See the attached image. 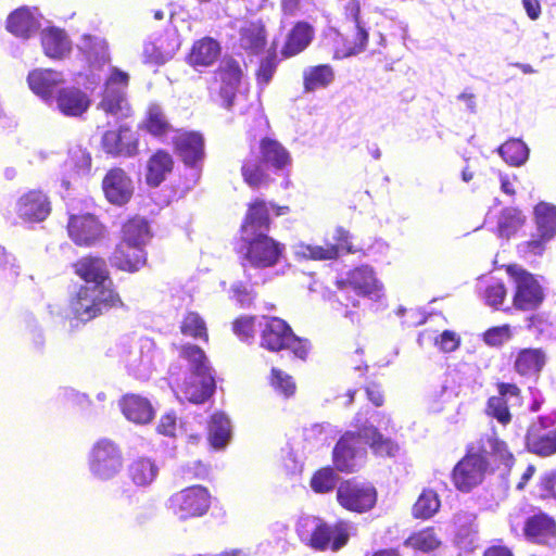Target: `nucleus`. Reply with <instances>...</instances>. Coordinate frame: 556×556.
<instances>
[{
	"label": "nucleus",
	"instance_id": "obj_1",
	"mask_svg": "<svg viewBox=\"0 0 556 556\" xmlns=\"http://www.w3.org/2000/svg\"><path fill=\"white\" fill-rule=\"evenodd\" d=\"M74 274L86 283L70 300V309L77 320L87 324L112 309H124L125 302L111 277L106 260L87 254L72 264Z\"/></svg>",
	"mask_w": 556,
	"mask_h": 556
},
{
	"label": "nucleus",
	"instance_id": "obj_2",
	"mask_svg": "<svg viewBox=\"0 0 556 556\" xmlns=\"http://www.w3.org/2000/svg\"><path fill=\"white\" fill-rule=\"evenodd\" d=\"M258 153L250 147V153L241 161L240 173L243 182L251 189H260L269 185L271 178L265 166L276 172L288 168L292 157L287 148L277 139L263 137L258 141Z\"/></svg>",
	"mask_w": 556,
	"mask_h": 556
},
{
	"label": "nucleus",
	"instance_id": "obj_3",
	"mask_svg": "<svg viewBox=\"0 0 556 556\" xmlns=\"http://www.w3.org/2000/svg\"><path fill=\"white\" fill-rule=\"evenodd\" d=\"M296 533L315 551L338 552L350 541L351 523L348 520L338 519L333 525H329L318 517H304L298 521Z\"/></svg>",
	"mask_w": 556,
	"mask_h": 556
},
{
	"label": "nucleus",
	"instance_id": "obj_4",
	"mask_svg": "<svg viewBox=\"0 0 556 556\" xmlns=\"http://www.w3.org/2000/svg\"><path fill=\"white\" fill-rule=\"evenodd\" d=\"M260 346L273 353L290 351L294 358L302 362L308 358L312 350L308 339L296 336L290 324L277 316H263Z\"/></svg>",
	"mask_w": 556,
	"mask_h": 556
},
{
	"label": "nucleus",
	"instance_id": "obj_5",
	"mask_svg": "<svg viewBox=\"0 0 556 556\" xmlns=\"http://www.w3.org/2000/svg\"><path fill=\"white\" fill-rule=\"evenodd\" d=\"M241 265L253 269L276 267L286 257V245L268 233H247L240 237L237 250Z\"/></svg>",
	"mask_w": 556,
	"mask_h": 556
},
{
	"label": "nucleus",
	"instance_id": "obj_6",
	"mask_svg": "<svg viewBox=\"0 0 556 556\" xmlns=\"http://www.w3.org/2000/svg\"><path fill=\"white\" fill-rule=\"evenodd\" d=\"M492 472L493 468L482 446L470 443L466 446L464 456L453 467L451 481L457 491L469 493L481 485Z\"/></svg>",
	"mask_w": 556,
	"mask_h": 556
},
{
	"label": "nucleus",
	"instance_id": "obj_7",
	"mask_svg": "<svg viewBox=\"0 0 556 556\" xmlns=\"http://www.w3.org/2000/svg\"><path fill=\"white\" fill-rule=\"evenodd\" d=\"M244 77V71L233 56H225L214 70L207 86L210 98L231 110Z\"/></svg>",
	"mask_w": 556,
	"mask_h": 556
},
{
	"label": "nucleus",
	"instance_id": "obj_8",
	"mask_svg": "<svg viewBox=\"0 0 556 556\" xmlns=\"http://www.w3.org/2000/svg\"><path fill=\"white\" fill-rule=\"evenodd\" d=\"M506 273L515 286L514 308L521 312L536 311L545 300V292L535 276L517 265H508Z\"/></svg>",
	"mask_w": 556,
	"mask_h": 556
},
{
	"label": "nucleus",
	"instance_id": "obj_9",
	"mask_svg": "<svg viewBox=\"0 0 556 556\" xmlns=\"http://www.w3.org/2000/svg\"><path fill=\"white\" fill-rule=\"evenodd\" d=\"M336 500L346 511L366 514L377 506L378 490L370 482H362L355 478L345 479L336 489Z\"/></svg>",
	"mask_w": 556,
	"mask_h": 556
},
{
	"label": "nucleus",
	"instance_id": "obj_10",
	"mask_svg": "<svg viewBox=\"0 0 556 556\" xmlns=\"http://www.w3.org/2000/svg\"><path fill=\"white\" fill-rule=\"evenodd\" d=\"M535 232L530 239L520 244L527 255L539 256L544 253L546 245L556 236V205L541 201L533 208Z\"/></svg>",
	"mask_w": 556,
	"mask_h": 556
},
{
	"label": "nucleus",
	"instance_id": "obj_11",
	"mask_svg": "<svg viewBox=\"0 0 556 556\" xmlns=\"http://www.w3.org/2000/svg\"><path fill=\"white\" fill-rule=\"evenodd\" d=\"M168 507L180 520L199 518L211 507V493L202 485L187 486L168 498Z\"/></svg>",
	"mask_w": 556,
	"mask_h": 556
},
{
	"label": "nucleus",
	"instance_id": "obj_12",
	"mask_svg": "<svg viewBox=\"0 0 556 556\" xmlns=\"http://www.w3.org/2000/svg\"><path fill=\"white\" fill-rule=\"evenodd\" d=\"M351 239L350 231L339 226L333 231V242H326L324 245L300 242L295 248V255L309 261H336L342 252L354 254L361 251L352 244Z\"/></svg>",
	"mask_w": 556,
	"mask_h": 556
},
{
	"label": "nucleus",
	"instance_id": "obj_13",
	"mask_svg": "<svg viewBox=\"0 0 556 556\" xmlns=\"http://www.w3.org/2000/svg\"><path fill=\"white\" fill-rule=\"evenodd\" d=\"M556 418L539 416L532 420L525 434V447L541 458L556 455Z\"/></svg>",
	"mask_w": 556,
	"mask_h": 556
},
{
	"label": "nucleus",
	"instance_id": "obj_14",
	"mask_svg": "<svg viewBox=\"0 0 556 556\" xmlns=\"http://www.w3.org/2000/svg\"><path fill=\"white\" fill-rule=\"evenodd\" d=\"M123 453L119 446L109 440L101 439L94 443L89 454V469L101 480H109L123 468Z\"/></svg>",
	"mask_w": 556,
	"mask_h": 556
},
{
	"label": "nucleus",
	"instance_id": "obj_15",
	"mask_svg": "<svg viewBox=\"0 0 556 556\" xmlns=\"http://www.w3.org/2000/svg\"><path fill=\"white\" fill-rule=\"evenodd\" d=\"M334 286L341 291H353L362 298H379L383 285L378 279L372 266L361 264L349 269L344 276L334 280Z\"/></svg>",
	"mask_w": 556,
	"mask_h": 556
},
{
	"label": "nucleus",
	"instance_id": "obj_16",
	"mask_svg": "<svg viewBox=\"0 0 556 556\" xmlns=\"http://www.w3.org/2000/svg\"><path fill=\"white\" fill-rule=\"evenodd\" d=\"M362 433L345 431L332 450V463L337 471L353 473L359 467V460L365 458L366 451L361 447Z\"/></svg>",
	"mask_w": 556,
	"mask_h": 556
},
{
	"label": "nucleus",
	"instance_id": "obj_17",
	"mask_svg": "<svg viewBox=\"0 0 556 556\" xmlns=\"http://www.w3.org/2000/svg\"><path fill=\"white\" fill-rule=\"evenodd\" d=\"M522 533L531 544L555 547L556 518L542 509H535L525 519Z\"/></svg>",
	"mask_w": 556,
	"mask_h": 556
},
{
	"label": "nucleus",
	"instance_id": "obj_18",
	"mask_svg": "<svg viewBox=\"0 0 556 556\" xmlns=\"http://www.w3.org/2000/svg\"><path fill=\"white\" fill-rule=\"evenodd\" d=\"M175 153L187 167L198 168L205 159V140L194 130L178 129L172 140Z\"/></svg>",
	"mask_w": 556,
	"mask_h": 556
},
{
	"label": "nucleus",
	"instance_id": "obj_19",
	"mask_svg": "<svg viewBox=\"0 0 556 556\" xmlns=\"http://www.w3.org/2000/svg\"><path fill=\"white\" fill-rule=\"evenodd\" d=\"M342 15L345 21L355 24V30L352 36L342 39V47L337 49V54L342 58L361 53L365 50L369 35L361 25V1L346 0L342 5Z\"/></svg>",
	"mask_w": 556,
	"mask_h": 556
},
{
	"label": "nucleus",
	"instance_id": "obj_20",
	"mask_svg": "<svg viewBox=\"0 0 556 556\" xmlns=\"http://www.w3.org/2000/svg\"><path fill=\"white\" fill-rule=\"evenodd\" d=\"M15 210L24 223H41L51 214L52 203L42 190L31 189L17 199Z\"/></svg>",
	"mask_w": 556,
	"mask_h": 556
},
{
	"label": "nucleus",
	"instance_id": "obj_21",
	"mask_svg": "<svg viewBox=\"0 0 556 556\" xmlns=\"http://www.w3.org/2000/svg\"><path fill=\"white\" fill-rule=\"evenodd\" d=\"M71 240L78 247L96 244L104 233V226L92 214L71 215L67 223Z\"/></svg>",
	"mask_w": 556,
	"mask_h": 556
},
{
	"label": "nucleus",
	"instance_id": "obj_22",
	"mask_svg": "<svg viewBox=\"0 0 556 556\" xmlns=\"http://www.w3.org/2000/svg\"><path fill=\"white\" fill-rule=\"evenodd\" d=\"M102 190L105 199L114 205L128 203L134 194L132 180L121 167H113L102 179Z\"/></svg>",
	"mask_w": 556,
	"mask_h": 556
},
{
	"label": "nucleus",
	"instance_id": "obj_23",
	"mask_svg": "<svg viewBox=\"0 0 556 556\" xmlns=\"http://www.w3.org/2000/svg\"><path fill=\"white\" fill-rule=\"evenodd\" d=\"M546 363L547 355L542 348H522L514 356L513 368L521 378L536 380Z\"/></svg>",
	"mask_w": 556,
	"mask_h": 556
},
{
	"label": "nucleus",
	"instance_id": "obj_24",
	"mask_svg": "<svg viewBox=\"0 0 556 556\" xmlns=\"http://www.w3.org/2000/svg\"><path fill=\"white\" fill-rule=\"evenodd\" d=\"M148 254L144 248L118 242L110 256L113 267L134 274L147 265Z\"/></svg>",
	"mask_w": 556,
	"mask_h": 556
},
{
	"label": "nucleus",
	"instance_id": "obj_25",
	"mask_svg": "<svg viewBox=\"0 0 556 556\" xmlns=\"http://www.w3.org/2000/svg\"><path fill=\"white\" fill-rule=\"evenodd\" d=\"M103 151L112 155L132 156L138 152V140L127 126L106 130L101 139Z\"/></svg>",
	"mask_w": 556,
	"mask_h": 556
},
{
	"label": "nucleus",
	"instance_id": "obj_26",
	"mask_svg": "<svg viewBox=\"0 0 556 556\" xmlns=\"http://www.w3.org/2000/svg\"><path fill=\"white\" fill-rule=\"evenodd\" d=\"M36 13V7L23 5L15 9L7 17L5 29L17 38L29 39L40 27Z\"/></svg>",
	"mask_w": 556,
	"mask_h": 556
},
{
	"label": "nucleus",
	"instance_id": "obj_27",
	"mask_svg": "<svg viewBox=\"0 0 556 556\" xmlns=\"http://www.w3.org/2000/svg\"><path fill=\"white\" fill-rule=\"evenodd\" d=\"M267 45V30L262 21H249L238 30V47L247 56H256Z\"/></svg>",
	"mask_w": 556,
	"mask_h": 556
},
{
	"label": "nucleus",
	"instance_id": "obj_28",
	"mask_svg": "<svg viewBox=\"0 0 556 556\" xmlns=\"http://www.w3.org/2000/svg\"><path fill=\"white\" fill-rule=\"evenodd\" d=\"M315 29L306 21H298L287 31L280 49L282 59H290L302 53L313 41Z\"/></svg>",
	"mask_w": 556,
	"mask_h": 556
},
{
	"label": "nucleus",
	"instance_id": "obj_29",
	"mask_svg": "<svg viewBox=\"0 0 556 556\" xmlns=\"http://www.w3.org/2000/svg\"><path fill=\"white\" fill-rule=\"evenodd\" d=\"M271 218L269 208L264 199L254 198L247 205V212L240 225L241 236L269 231Z\"/></svg>",
	"mask_w": 556,
	"mask_h": 556
},
{
	"label": "nucleus",
	"instance_id": "obj_30",
	"mask_svg": "<svg viewBox=\"0 0 556 556\" xmlns=\"http://www.w3.org/2000/svg\"><path fill=\"white\" fill-rule=\"evenodd\" d=\"M222 52L220 43L208 36L195 40L186 55V62L197 71L211 67Z\"/></svg>",
	"mask_w": 556,
	"mask_h": 556
},
{
	"label": "nucleus",
	"instance_id": "obj_31",
	"mask_svg": "<svg viewBox=\"0 0 556 556\" xmlns=\"http://www.w3.org/2000/svg\"><path fill=\"white\" fill-rule=\"evenodd\" d=\"M175 161L165 149H156L146 163V184L151 188L159 187L173 173Z\"/></svg>",
	"mask_w": 556,
	"mask_h": 556
},
{
	"label": "nucleus",
	"instance_id": "obj_32",
	"mask_svg": "<svg viewBox=\"0 0 556 556\" xmlns=\"http://www.w3.org/2000/svg\"><path fill=\"white\" fill-rule=\"evenodd\" d=\"M58 110L67 117H79L91 104L89 96L77 87L61 88L55 94Z\"/></svg>",
	"mask_w": 556,
	"mask_h": 556
},
{
	"label": "nucleus",
	"instance_id": "obj_33",
	"mask_svg": "<svg viewBox=\"0 0 556 556\" xmlns=\"http://www.w3.org/2000/svg\"><path fill=\"white\" fill-rule=\"evenodd\" d=\"M43 53L52 60H63L72 51V41L67 33L60 27L48 26L40 33Z\"/></svg>",
	"mask_w": 556,
	"mask_h": 556
},
{
	"label": "nucleus",
	"instance_id": "obj_34",
	"mask_svg": "<svg viewBox=\"0 0 556 556\" xmlns=\"http://www.w3.org/2000/svg\"><path fill=\"white\" fill-rule=\"evenodd\" d=\"M63 80L62 73L51 68H36L27 76L29 88L45 100L52 99L54 89Z\"/></svg>",
	"mask_w": 556,
	"mask_h": 556
},
{
	"label": "nucleus",
	"instance_id": "obj_35",
	"mask_svg": "<svg viewBox=\"0 0 556 556\" xmlns=\"http://www.w3.org/2000/svg\"><path fill=\"white\" fill-rule=\"evenodd\" d=\"M119 406L124 416L136 424H148L153 419L154 410L146 397L137 394H125L121 401Z\"/></svg>",
	"mask_w": 556,
	"mask_h": 556
},
{
	"label": "nucleus",
	"instance_id": "obj_36",
	"mask_svg": "<svg viewBox=\"0 0 556 556\" xmlns=\"http://www.w3.org/2000/svg\"><path fill=\"white\" fill-rule=\"evenodd\" d=\"M139 128L154 138H165L173 129L164 110L157 103H150Z\"/></svg>",
	"mask_w": 556,
	"mask_h": 556
},
{
	"label": "nucleus",
	"instance_id": "obj_37",
	"mask_svg": "<svg viewBox=\"0 0 556 556\" xmlns=\"http://www.w3.org/2000/svg\"><path fill=\"white\" fill-rule=\"evenodd\" d=\"M215 390V380L212 374L193 376L190 381H185L180 392L185 400L201 404L208 400Z\"/></svg>",
	"mask_w": 556,
	"mask_h": 556
},
{
	"label": "nucleus",
	"instance_id": "obj_38",
	"mask_svg": "<svg viewBox=\"0 0 556 556\" xmlns=\"http://www.w3.org/2000/svg\"><path fill=\"white\" fill-rule=\"evenodd\" d=\"M473 444L475 446H482L486 458H489L490 455L494 460L507 468H510L516 460L507 443L500 439L496 432L481 435Z\"/></svg>",
	"mask_w": 556,
	"mask_h": 556
},
{
	"label": "nucleus",
	"instance_id": "obj_39",
	"mask_svg": "<svg viewBox=\"0 0 556 556\" xmlns=\"http://www.w3.org/2000/svg\"><path fill=\"white\" fill-rule=\"evenodd\" d=\"M362 439L370 447L371 452L379 457H394L399 452V444L391 438L384 437L374 426L359 428Z\"/></svg>",
	"mask_w": 556,
	"mask_h": 556
},
{
	"label": "nucleus",
	"instance_id": "obj_40",
	"mask_svg": "<svg viewBox=\"0 0 556 556\" xmlns=\"http://www.w3.org/2000/svg\"><path fill=\"white\" fill-rule=\"evenodd\" d=\"M179 358L184 359L189 367L192 376H203L212 374L208 357L204 350L193 343H184L176 346Z\"/></svg>",
	"mask_w": 556,
	"mask_h": 556
},
{
	"label": "nucleus",
	"instance_id": "obj_41",
	"mask_svg": "<svg viewBox=\"0 0 556 556\" xmlns=\"http://www.w3.org/2000/svg\"><path fill=\"white\" fill-rule=\"evenodd\" d=\"M403 544L413 551L428 554L437 551L442 545V541L438 530L432 526H428L412 532L404 540Z\"/></svg>",
	"mask_w": 556,
	"mask_h": 556
},
{
	"label": "nucleus",
	"instance_id": "obj_42",
	"mask_svg": "<svg viewBox=\"0 0 556 556\" xmlns=\"http://www.w3.org/2000/svg\"><path fill=\"white\" fill-rule=\"evenodd\" d=\"M150 237L148 220L144 217L134 216L123 224L119 242L144 248Z\"/></svg>",
	"mask_w": 556,
	"mask_h": 556
},
{
	"label": "nucleus",
	"instance_id": "obj_43",
	"mask_svg": "<svg viewBox=\"0 0 556 556\" xmlns=\"http://www.w3.org/2000/svg\"><path fill=\"white\" fill-rule=\"evenodd\" d=\"M179 331L186 337L194 341L208 343L210 332L205 319L195 311H187L180 321Z\"/></svg>",
	"mask_w": 556,
	"mask_h": 556
},
{
	"label": "nucleus",
	"instance_id": "obj_44",
	"mask_svg": "<svg viewBox=\"0 0 556 556\" xmlns=\"http://www.w3.org/2000/svg\"><path fill=\"white\" fill-rule=\"evenodd\" d=\"M231 438L229 418L220 412L214 413L207 424V439L214 448H224Z\"/></svg>",
	"mask_w": 556,
	"mask_h": 556
},
{
	"label": "nucleus",
	"instance_id": "obj_45",
	"mask_svg": "<svg viewBox=\"0 0 556 556\" xmlns=\"http://www.w3.org/2000/svg\"><path fill=\"white\" fill-rule=\"evenodd\" d=\"M127 473L136 485L146 486L156 479L159 467L149 457H138L128 465Z\"/></svg>",
	"mask_w": 556,
	"mask_h": 556
},
{
	"label": "nucleus",
	"instance_id": "obj_46",
	"mask_svg": "<svg viewBox=\"0 0 556 556\" xmlns=\"http://www.w3.org/2000/svg\"><path fill=\"white\" fill-rule=\"evenodd\" d=\"M440 507L439 494L432 489H424L412 506V516L415 519L428 520L440 510Z\"/></svg>",
	"mask_w": 556,
	"mask_h": 556
},
{
	"label": "nucleus",
	"instance_id": "obj_47",
	"mask_svg": "<svg viewBox=\"0 0 556 556\" xmlns=\"http://www.w3.org/2000/svg\"><path fill=\"white\" fill-rule=\"evenodd\" d=\"M334 79L333 68L329 64L311 66L303 73V87L305 91H314L329 86Z\"/></svg>",
	"mask_w": 556,
	"mask_h": 556
},
{
	"label": "nucleus",
	"instance_id": "obj_48",
	"mask_svg": "<svg viewBox=\"0 0 556 556\" xmlns=\"http://www.w3.org/2000/svg\"><path fill=\"white\" fill-rule=\"evenodd\" d=\"M99 109L113 116L127 115L130 106L126 100V92L121 89H104Z\"/></svg>",
	"mask_w": 556,
	"mask_h": 556
},
{
	"label": "nucleus",
	"instance_id": "obj_49",
	"mask_svg": "<svg viewBox=\"0 0 556 556\" xmlns=\"http://www.w3.org/2000/svg\"><path fill=\"white\" fill-rule=\"evenodd\" d=\"M334 466H325L315 470L309 479L311 489L317 494L332 492L339 481Z\"/></svg>",
	"mask_w": 556,
	"mask_h": 556
},
{
	"label": "nucleus",
	"instance_id": "obj_50",
	"mask_svg": "<svg viewBox=\"0 0 556 556\" xmlns=\"http://www.w3.org/2000/svg\"><path fill=\"white\" fill-rule=\"evenodd\" d=\"M503 160L513 166H520L529 156V149L520 139H510L498 148Z\"/></svg>",
	"mask_w": 556,
	"mask_h": 556
},
{
	"label": "nucleus",
	"instance_id": "obj_51",
	"mask_svg": "<svg viewBox=\"0 0 556 556\" xmlns=\"http://www.w3.org/2000/svg\"><path fill=\"white\" fill-rule=\"evenodd\" d=\"M278 62L275 48H270L267 51V54L260 60L258 66L255 71V80L260 87H265L269 84L276 73Z\"/></svg>",
	"mask_w": 556,
	"mask_h": 556
},
{
	"label": "nucleus",
	"instance_id": "obj_52",
	"mask_svg": "<svg viewBox=\"0 0 556 556\" xmlns=\"http://www.w3.org/2000/svg\"><path fill=\"white\" fill-rule=\"evenodd\" d=\"M485 414L489 417L496 419L502 426H507L513 420L508 402L506 399L497 395H492L488 399L485 404Z\"/></svg>",
	"mask_w": 556,
	"mask_h": 556
},
{
	"label": "nucleus",
	"instance_id": "obj_53",
	"mask_svg": "<svg viewBox=\"0 0 556 556\" xmlns=\"http://www.w3.org/2000/svg\"><path fill=\"white\" fill-rule=\"evenodd\" d=\"M269 382L285 397H290L295 393L296 384L293 378L279 368H271Z\"/></svg>",
	"mask_w": 556,
	"mask_h": 556
},
{
	"label": "nucleus",
	"instance_id": "obj_54",
	"mask_svg": "<svg viewBox=\"0 0 556 556\" xmlns=\"http://www.w3.org/2000/svg\"><path fill=\"white\" fill-rule=\"evenodd\" d=\"M507 296V289L503 281H495L488 285L482 293L484 303L493 309H500Z\"/></svg>",
	"mask_w": 556,
	"mask_h": 556
},
{
	"label": "nucleus",
	"instance_id": "obj_55",
	"mask_svg": "<svg viewBox=\"0 0 556 556\" xmlns=\"http://www.w3.org/2000/svg\"><path fill=\"white\" fill-rule=\"evenodd\" d=\"M256 317L253 315H241L233 319L231 329L242 341H250L255 336Z\"/></svg>",
	"mask_w": 556,
	"mask_h": 556
},
{
	"label": "nucleus",
	"instance_id": "obj_56",
	"mask_svg": "<svg viewBox=\"0 0 556 556\" xmlns=\"http://www.w3.org/2000/svg\"><path fill=\"white\" fill-rule=\"evenodd\" d=\"M511 338L509 325L491 327L483 333V341L490 346H500Z\"/></svg>",
	"mask_w": 556,
	"mask_h": 556
},
{
	"label": "nucleus",
	"instance_id": "obj_57",
	"mask_svg": "<svg viewBox=\"0 0 556 556\" xmlns=\"http://www.w3.org/2000/svg\"><path fill=\"white\" fill-rule=\"evenodd\" d=\"M434 344L442 352L450 353L458 349L460 344V338L456 332L452 330H444L435 338Z\"/></svg>",
	"mask_w": 556,
	"mask_h": 556
},
{
	"label": "nucleus",
	"instance_id": "obj_58",
	"mask_svg": "<svg viewBox=\"0 0 556 556\" xmlns=\"http://www.w3.org/2000/svg\"><path fill=\"white\" fill-rule=\"evenodd\" d=\"M129 85V75L128 73L117 68L112 67L110 71V75L105 80L104 89H121L126 92V89Z\"/></svg>",
	"mask_w": 556,
	"mask_h": 556
},
{
	"label": "nucleus",
	"instance_id": "obj_59",
	"mask_svg": "<svg viewBox=\"0 0 556 556\" xmlns=\"http://www.w3.org/2000/svg\"><path fill=\"white\" fill-rule=\"evenodd\" d=\"M210 466L198 460L187 465L182 469V477L186 480H205L210 476Z\"/></svg>",
	"mask_w": 556,
	"mask_h": 556
},
{
	"label": "nucleus",
	"instance_id": "obj_60",
	"mask_svg": "<svg viewBox=\"0 0 556 556\" xmlns=\"http://www.w3.org/2000/svg\"><path fill=\"white\" fill-rule=\"evenodd\" d=\"M177 430V418L175 414L167 413L161 416L156 431L165 437H175Z\"/></svg>",
	"mask_w": 556,
	"mask_h": 556
},
{
	"label": "nucleus",
	"instance_id": "obj_61",
	"mask_svg": "<svg viewBox=\"0 0 556 556\" xmlns=\"http://www.w3.org/2000/svg\"><path fill=\"white\" fill-rule=\"evenodd\" d=\"M495 386L497 390V396L506 399L507 402L509 399H515L519 402L521 401L522 392L521 389L517 386V383L498 381L496 382Z\"/></svg>",
	"mask_w": 556,
	"mask_h": 556
},
{
	"label": "nucleus",
	"instance_id": "obj_62",
	"mask_svg": "<svg viewBox=\"0 0 556 556\" xmlns=\"http://www.w3.org/2000/svg\"><path fill=\"white\" fill-rule=\"evenodd\" d=\"M365 393L367 400L371 402L376 407H380L384 404V394L379 383L369 382L368 384H366Z\"/></svg>",
	"mask_w": 556,
	"mask_h": 556
},
{
	"label": "nucleus",
	"instance_id": "obj_63",
	"mask_svg": "<svg viewBox=\"0 0 556 556\" xmlns=\"http://www.w3.org/2000/svg\"><path fill=\"white\" fill-rule=\"evenodd\" d=\"M70 160L77 168L89 169L91 166L90 154L80 148L71 151Z\"/></svg>",
	"mask_w": 556,
	"mask_h": 556
},
{
	"label": "nucleus",
	"instance_id": "obj_64",
	"mask_svg": "<svg viewBox=\"0 0 556 556\" xmlns=\"http://www.w3.org/2000/svg\"><path fill=\"white\" fill-rule=\"evenodd\" d=\"M540 488L544 492L543 497L556 500V471L545 473L541 478Z\"/></svg>",
	"mask_w": 556,
	"mask_h": 556
}]
</instances>
